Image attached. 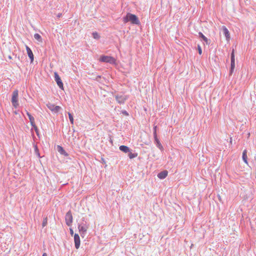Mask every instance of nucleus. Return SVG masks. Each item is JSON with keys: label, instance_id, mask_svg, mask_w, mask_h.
<instances>
[{"label": "nucleus", "instance_id": "obj_9", "mask_svg": "<svg viewBox=\"0 0 256 256\" xmlns=\"http://www.w3.org/2000/svg\"><path fill=\"white\" fill-rule=\"evenodd\" d=\"M78 228L80 232V233L81 236H82V234H84L85 232H86L88 228V226L86 224L79 225L78 226Z\"/></svg>", "mask_w": 256, "mask_h": 256}, {"label": "nucleus", "instance_id": "obj_20", "mask_svg": "<svg viewBox=\"0 0 256 256\" xmlns=\"http://www.w3.org/2000/svg\"><path fill=\"white\" fill-rule=\"evenodd\" d=\"M128 156L130 159H132L138 156V153H132L130 152H128Z\"/></svg>", "mask_w": 256, "mask_h": 256}, {"label": "nucleus", "instance_id": "obj_14", "mask_svg": "<svg viewBox=\"0 0 256 256\" xmlns=\"http://www.w3.org/2000/svg\"><path fill=\"white\" fill-rule=\"evenodd\" d=\"M112 58L110 56H101L100 58V61L102 62H110Z\"/></svg>", "mask_w": 256, "mask_h": 256}, {"label": "nucleus", "instance_id": "obj_6", "mask_svg": "<svg viewBox=\"0 0 256 256\" xmlns=\"http://www.w3.org/2000/svg\"><path fill=\"white\" fill-rule=\"evenodd\" d=\"M116 99L118 103L122 104L124 103L125 101L127 99V98L126 97V96H124L123 94H118L116 96Z\"/></svg>", "mask_w": 256, "mask_h": 256}, {"label": "nucleus", "instance_id": "obj_24", "mask_svg": "<svg viewBox=\"0 0 256 256\" xmlns=\"http://www.w3.org/2000/svg\"><path fill=\"white\" fill-rule=\"evenodd\" d=\"M156 128H157L156 126L154 127V132H153L154 136H157Z\"/></svg>", "mask_w": 256, "mask_h": 256}, {"label": "nucleus", "instance_id": "obj_15", "mask_svg": "<svg viewBox=\"0 0 256 256\" xmlns=\"http://www.w3.org/2000/svg\"><path fill=\"white\" fill-rule=\"evenodd\" d=\"M198 36L206 43V44H210V40H208V38L206 37L202 32H198Z\"/></svg>", "mask_w": 256, "mask_h": 256}, {"label": "nucleus", "instance_id": "obj_18", "mask_svg": "<svg viewBox=\"0 0 256 256\" xmlns=\"http://www.w3.org/2000/svg\"><path fill=\"white\" fill-rule=\"evenodd\" d=\"M26 114L29 118L31 125L34 124H35L34 118L28 112Z\"/></svg>", "mask_w": 256, "mask_h": 256}, {"label": "nucleus", "instance_id": "obj_21", "mask_svg": "<svg viewBox=\"0 0 256 256\" xmlns=\"http://www.w3.org/2000/svg\"><path fill=\"white\" fill-rule=\"evenodd\" d=\"M34 38L36 40H38L40 42H42V38L41 36L38 34H34Z\"/></svg>", "mask_w": 256, "mask_h": 256}, {"label": "nucleus", "instance_id": "obj_11", "mask_svg": "<svg viewBox=\"0 0 256 256\" xmlns=\"http://www.w3.org/2000/svg\"><path fill=\"white\" fill-rule=\"evenodd\" d=\"M154 137V144H156V146L161 150H163L164 148L162 146V145L160 140H158V136H155Z\"/></svg>", "mask_w": 256, "mask_h": 256}, {"label": "nucleus", "instance_id": "obj_2", "mask_svg": "<svg viewBox=\"0 0 256 256\" xmlns=\"http://www.w3.org/2000/svg\"><path fill=\"white\" fill-rule=\"evenodd\" d=\"M18 91L17 90H14L12 92V103L15 108H18L19 104L18 102Z\"/></svg>", "mask_w": 256, "mask_h": 256}, {"label": "nucleus", "instance_id": "obj_8", "mask_svg": "<svg viewBox=\"0 0 256 256\" xmlns=\"http://www.w3.org/2000/svg\"><path fill=\"white\" fill-rule=\"evenodd\" d=\"M74 241L75 247L76 249H78L80 246V236H79L78 234H74Z\"/></svg>", "mask_w": 256, "mask_h": 256}, {"label": "nucleus", "instance_id": "obj_22", "mask_svg": "<svg viewBox=\"0 0 256 256\" xmlns=\"http://www.w3.org/2000/svg\"><path fill=\"white\" fill-rule=\"evenodd\" d=\"M68 114L69 118H70V122L71 124H73L74 120V118H73L70 112H68Z\"/></svg>", "mask_w": 256, "mask_h": 256}, {"label": "nucleus", "instance_id": "obj_31", "mask_svg": "<svg viewBox=\"0 0 256 256\" xmlns=\"http://www.w3.org/2000/svg\"><path fill=\"white\" fill-rule=\"evenodd\" d=\"M42 256H48V255L46 253H44Z\"/></svg>", "mask_w": 256, "mask_h": 256}, {"label": "nucleus", "instance_id": "obj_26", "mask_svg": "<svg viewBox=\"0 0 256 256\" xmlns=\"http://www.w3.org/2000/svg\"><path fill=\"white\" fill-rule=\"evenodd\" d=\"M122 113L126 116H129V114L126 110H122Z\"/></svg>", "mask_w": 256, "mask_h": 256}, {"label": "nucleus", "instance_id": "obj_4", "mask_svg": "<svg viewBox=\"0 0 256 256\" xmlns=\"http://www.w3.org/2000/svg\"><path fill=\"white\" fill-rule=\"evenodd\" d=\"M46 106L52 112L54 113H58L61 109V108L60 106H55L52 103H48L46 104Z\"/></svg>", "mask_w": 256, "mask_h": 256}, {"label": "nucleus", "instance_id": "obj_7", "mask_svg": "<svg viewBox=\"0 0 256 256\" xmlns=\"http://www.w3.org/2000/svg\"><path fill=\"white\" fill-rule=\"evenodd\" d=\"M54 78H55V80H56L58 86L60 88L63 90L64 89L63 83H62L60 77L58 75V74L56 72L54 73Z\"/></svg>", "mask_w": 256, "mask_h": 256}, {"label": "nucleus", "instance_id": "obj_12", "mask_svg": "<svg viewBox=\"0 0 256 256\" xmlns=\"http://www.w3.org/2000/svg\"><path fill=\"white\" fill-rule=\"evenodd\" d=\"M222 32L226 38V40H229L230 38V34L228 30L225 26H222Z\"/></svg>", "mask_w": 256, "mask_h": 256}, {"label": "nucleus", "instance_id": "obj_29", "mask_svg": "<svg viewBox=\"0 0 256 256\" xmlns=\"http://www.w3.org/2000/svg\"><path fill=\"white\" fill-rule=\"evenodd\" d=\"M70 234L71 236H72L74 235V230H73L72 228H70Z\"/></svg>", "mask_w": 256, "mask_h": 256}, {"label": "nucleus", "instance_id": "obj_1", "mask_svg": "<svg viewBox=\"0 0 256 256\" xmlns=\"http://www.w3.org/2000/svg\"><path fill=\"white\" fill-rule=\"evenodd\" d=\"M124 22L125 23L130 22L132 24H136L138 26L140 24V22L138 17L136 15L129 12L124 17Z\"/></svg>", "mask_w": 256, "mask_h": 256}, {"label": "nucleus", "instance_id": "obj_30", "mask_svg": "<svg viewBox=\"0 0 256 256\" xmlns=\"http://www.w3.org/2000/svg\"><path fill=\"white\" fill-rule=\"evenodd\" d=\"M116 60L113 58V61H112L113 66L116 64Z\"/></svg>", "mask_w": 256, "mask_h": 256}, {"label": "nucleus", "instance_id": "obj_19", "mask_svg": "<svg viewBox=\"0 0 256 256\" xmlns=\"http://www.w3.org/2000/svg\"><path fill=\"white\" fill-rule=\"evenodd\" d=\"M58 151L62 154H64L65 156H67L66 152H65V150H64V148L60 146H58Z\"/></svg>", "mask_w": 256, "mask_h": 256}, {"label": "nucleus", "instance_id": "obj_17", "mask_svg": "<svg viewBox=\"0 0 256 256\" xmlns=\"http://www.w3.org/2000/svg\"><path fill=\"white\" fill-rule=\"evenodd\" d=\"M120 150L124 153H127L130 152V148L128 146L124 145L120 146Z\"/></svg>", "mask_w": 256, "mask_h": 256}, {"label": "nucleus", "instance_id": "obj_28", "mask_svg": "<svg viewBox=\"0 0 256 256\" xmlns=\"http://www.w3.org/2000/svg\"><path fill=\"white\" fill-rule=\"evenodd\" d=\"M46 224H47V220H46V219H45L44 220V221H43V222H42V226H46Z\"/></svg>", "mask_w": 256, "mask_h": 256}, {"label": "nucleus", "instance_id": "obj_13", "mask_svg": "<svg viewBox=\"0 0 256 256\" xmlns=\"http://www.w3.org/2000/svg\"><path fill=\"white\" fill-rule=\"evenodd\" d=\"M168 174V172L167 170H163L158 174V177L160 179H164L167 176Z\"/></svg>", "mask_w": 256, "mask_h": 256}, {"label": "nucleus", "instance_id": "obj_32", "mask_svg": "<svg viewBox=\"0 0 256 256\" xmlns=\"http://www.w3.org/2000/svg\"><path fill=\"white\" fill-rule=\"evenodd\" d=\"M35 150L36 152L38 151V148L37 146H35Z\"/></svg>", "mask_w": 256, "mask_h": 256}, {"label": "nucleus", "instance_id": "obj_5", "mask_svg": "<svg viewBox=\"0 0 256 256\" xmlns=\"http://www.w3.org/2000/svg\"><path fill=\"white\" fill-rule=\"evenodd\" d=\"M72 216L70 211H68L66 214L65 220L66 224L70 226L72 222Z\"/></svg>", "mask_w": 256, "mask_h": 256}, {"label": "nucleus", "instance_id": "obj_10", "mask_svg": "<svg viewBox=\"0 0 256 256\" xmlns=\"http://www.w3.org/2000/svg\"><path fill=\"white\" fill-rule=\"evenodd\" d=\"M26 48L28 56L30 58V59L31 62H32L34 61V54H33V53H32V50L27 46H26Z\"/></svg>", "mask_w": 256, "mask_h": 256}, {"label": "nucleus", "instance_id": "obj_33", "mask_svg": "<svg viewBox=\"0 0 256 256\" xmlns=\"http://www.w3.org/2000/svg\"><path fill=\"white\" fill-rule=\"evenodd\" d=\"M37 156H40V154H39V152H37Z\"/></svg>", "mask_w": 256, "mask_h": 256}, {"label": "nucleus", "instance_id": "obj_23", "mask_svg": "<svg viewBox=\"0 0 256 256\" xmlns=\"http://www.w3.org/2000/svg\"><path fill=\"white\" fill-rule=\"evenodd\" d=\"M32 126L34 128L35 132H36L37 135L38 136V127L36 126V125L35 124H34L32 125Z\"/></svg>", "mask_w": 256, "mask_h": 256}, {"label": "nucleus", "instance_id": "obj_27", "mask_svg": "<svg viewBox=\"0 0 256 256\" xmlns=\"http://www.w3.org/2000/svg\"><path fill=\"white\" fill-rule=\"evenodd\" d=\"M198 54H202V48L200 46H198Z\"/></svg>", "mask_w": 256, "mask_h": 256}, {"label": "nucleus", "instance_id": "obj_16", "mask_svg": "<svg viewBox=\"0 0 256 256\" xmlns=\"http://www.w3.org/2000/svg\"><path fill=\"white\" fill-rule=\"evenodd\" d=\"M247 150H244L242 152V158L244 163L246 164H248V156H247Z\"/></svg>", "mask_w": 256, "mask_h": 256}, {"label": "nucleus", "instance_id": "obj_3", "mask_svg": "<svg viewBox=\"0 0 256 256\" xmlns=\"http://www.w3.org/2000/svg\"><path fill=\"white\" fill-rule=\"evenodd\" d=\"M230 76H232L234 72L235 68L234 52L233 49L230 54Z\"/></svg>", "mask_w": 256, "mask_h": 256}, {"label": "nucleus", "instance_id": "obj_25", "mask_svg": "<svg viewBox=\"0 0 256 256\" xmlns=\"http://www.w3.org/2000/svg\"><path fill=\"white\" fill-rule=\"evenodd\" d=\"M93 36L95 39H98L100 38L97 32H94L92 34Z\"/></svg>", "mask_w": 256, "mask_h": 256}]
</instances>
